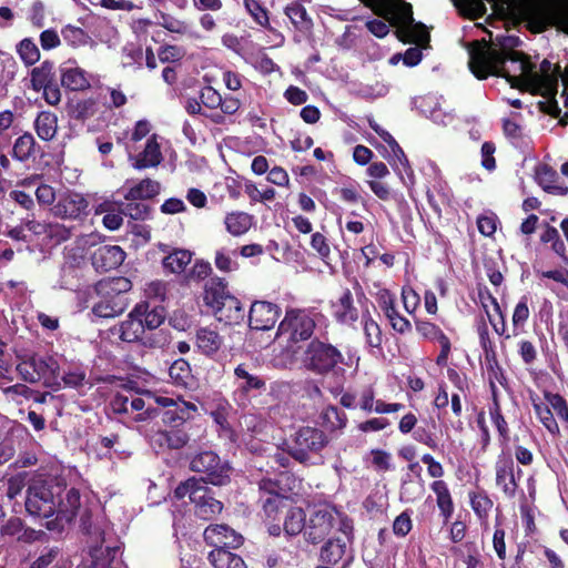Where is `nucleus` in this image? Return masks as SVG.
Instances as JSON below:
<instances>
[{
	"mask_svg": "<svg viewBox=\"0 0 568 568\" xmlns=\"http://www.w3.org/2000/svg\"><path fill=\"white\" fill-rule=\"evenodd\" d=\"M315 327V320L307 311L290 308L278 325L277 336H285L287 343L296 344L310 339Z\"/></svg>",
	"mask_w": 568,
	"mask_h": 568,
	"instance_id": "obj_12",
	"label": "nucleus"
},
{
	"mask_svg": "<svg viewBox=\"0 0 568 568\" xmlns=\"http://www.w3.org/2000/svg\"><path fill=\"white\" fill-rule=\"evenodd\" d=\"M385 317L387 318L390 327L396 333H398L400 335H405V334L412 332L410 322L399 313L397 306L395 308H393V313H392V311H389L388 315H385Z\"/></svg>",
	"mask_w": 568,
	"mask_h": 568,
	"instance_id": "obj_63",
	"label": "nucleus"
},
{
	"mask_svg": "<svg viewBox=\"0 0 568 568\" xmlns=\"http://www.w3.org/2000/svg\"><path fill=\"white\" fill-rule=\"evenodd\" d=\"M185 55V50L176 44H163L158 49V58L162 63L180 62Z\"/></svg>",
	"mask_w": 568,
	"mask_h": 568,
	"instance_id": "obj_61",
	"label": "nucleus"
},
{
	"mask_svg": "<svg viewBox=\"0 0 568 568\" xmlns=\"http://www.w3.org/2000/svg\"><path fill=\"white\" fill-rule=\"evenodd\" d=\"M16 49L19 58L26 67L36 64L41 58L40 50L31 38L22 39L17 44Z\"/></svg>",
	"mask_w": 568,
	"mask_h": 568,
	"instance_id": "obj_53",
	"label": "nucleus"
},
{
	"mask_svg": "<svg viewBox=\"0 0 568 568\" xmlns=\"http://www.w3.org/2000/svg\"><path fill=\"white\" fill-rule=\"evenodd\" d=\"M390 148V151L393 153L394 161H389L392 168L397 172L399 178L404 180L403 174H406L407 178L413 183L414 181V171L409 164L408 158L405 154L402 146L398 144V142L395 140L392 142V144L388 145Z\"/></svg>",
	"mask_w": 568,
	"mask_h": 568,
	"instance_id": "obj_44",
	"label": "nucleus"
},
{
	"mask_svg": "<svg viewBox=\"0 0 568 568\" xmlns=\"http://www.w3.org/2000/svg\"><path fill=\"white\" fill-rule=\"evenodd\" d=\"M161 185L158 181L149 178L141 180L138 184L130 187L124 194L125 201L139 200L145 201L151 200L160 194Z\"/></svg>",
	"mask_w": 568,
	"mask_h": 568,
	"instance_id": "obj_38",
	"label": "nucleus"
},
{
	"mask_svg": "<svg viewBox=\"0 0 568 568\" xmlns=\"http://www.w3.org/2000/svg\"><path fill=\"white\" fill-rule=\"evenodd\" d=\"M323 423L332 430L342 429L346 426L347 416L336 406H327L321 414Z\"/></svg>",
	"mask_w": 568,
	"mask_h": 568,
	"instance_id": "obj_55",
	"label": "nucleus"
},
{
	"mask_svg": "<svg viewBox=\"0 0 568 568\" xmlns=\"http://www.w3.org/2000/svg\"><path fill=\"white\" fill-rule=\"evenodd\" d=\"M37 148H39V145L34 136L29 132H24L16 139L11 155L19 162H27L29 159L36 156Z\"/></svg>",
	"mask_w": 568,
	"mask_h": 568,
	"instance_id": "obj_40",
	"label": "nucleus"
},
{
	"mask_svg": "<svg viewBox=\"0 0 568 568\" xmlns=\"http://www.w3.org/2000/svg\"><path fill=\"white\" fill-rule=\"evenodd\" d=\"M60 82L69 91H84L91 85L87 72L79 67L60 68Z\"/></svg>",
	"mask_w": 568,
	"mask_h": 568,
	"instance_id": "obj_32",
	"label": "nucleus"
},
{
	"mask_svg": "<svg viewBox=\"0 0 568 568\" xmlns=\"http://www.w3.org/2000/svg\"><path fill=\"white\" fill-rule=\"evenodd\" d=\"M202 105L207 109H217L222 102V95L211 85L201 89L199 97Z\"/></svg>",
	"mask_w": 568,
	"mask_h": 568,
	"instance_id": "obj_64",
	"label": "nucleus"
},
{
	"mask_svg": "<svg viewBox=\"0 0 568 568\" xmlns=\"http://www.w3.org/2000/svg\"><path fill=\"white\" fill-rule=\"evenodd\" d=\"M301 361L307 371L316 375L336 374L338 371L344 372V368L339 367L344 363V356L341 351L318 338H313L306 345Z\"/></svg>",
	"mask_w": 568,
	"mask_h": 568,
	"instance_id": "obj_7",
	"label": "nucleus"
},
{
	"mask_svg": "<svg viewBox=\"0 0 568 568\" xmlns=\"http://www.w3.org/2000/svg\"><path fill=\"white\" fill-rule=\"evenodd\" d=\"M34 130L42 141H51L58 132V116L51 111H41L34 120Z\"/></svg>",
	"mask_w": 568,
	"mask_h": 568,
	"instance_id": "obj_35",
	"label": "nucleus"
},
{
	"mask_svg": "<svg viewBox=\"0 0 568 568\" xmlns=\"http://www.w3.org/2000/svg\"><path fill=\"white\" fill-rule=\"evenodd\" d=\"M334 318L341 324H353L359 318L358 308L355 306L354 295L348 287H343L339 295L332 302Z\"/></svg>",
	"mask_w": 568,
	"mask_h": 568,
	"instance_id": "obj_25",
	"label": "nucleus"
},
{
	"mask_svg": "<svg viewBox=\"0 0 568 568\" xmlns=\"http://www.w3.org/2000/svg\"><path fill=\"white\" fill-rule=\"evenodd\" d=\"M121 214L135 221H145L151 217L152 207L144 201H126V203L121 204Z\"/></svg>",
	"mask_w": 568,
	"mask_h": 568,
	"instance_id": "obj_51",
	"label": "nucleus"
},
{
	"mask_svg": "<svg viewBox=\"0 0 568 568\" xmlns=\"http://www.w3.org/2000/svg\"><path fill=\"white\" fill-rule=\"evenodd\" d=\"M196 415H199L197 406L179 397V402L173 408L163 410L161 420L165 427L186 428L187 423L193 420Z\"/></svg>",
	"mask_w": 568,
	"mask_h": 568,
	"instance_id": "obj_24",
	"label": "nucleus"
},
{
	"mask_svg": "<svg viewBox=\"0 0 568 568\" xmlns=\"http://www.w3.org/2000/svg\"><path fill=\"white\" fill-rule=\"evenodd\" d=\"M416 332L424 338L430 342H437L440 346V352L436 357V364L439 367H445L452 352V343L449 337L443 329L435 323L426 320H415Z\"/></svg>",
	"mask_w": 568,
	"mask_h": 568,
	"instance_id": "obj_18",
	"label": "nucleus"
},
{
	"mask_svg": "<svg viewBox=\"0 0 568 568\" xmlns=\"http://www.w3.org/2000/svg\"><path fill=\"white\" fill-rule=\"evenodd\" d=\"M73 229L60 223H48L45 235L54 244H61L71 239Z\"/></svg>",
	"mask_w": 568,
	"mask_h": 568,
	"instance_id": "obj_59",
	"label": "nucleus"
},
{
	"mask_svg": "<svg viewBox=\"0 0 568 568\" xmlns=\"http://www.w3.org/2000/svg\"><path fill=\"white\" fill-rule=\"evenodd\" d=\"M339 513L332 506L313 510L306 519L304 539L312 545L323 542L336 525Z\"/></svg>",
	"mask_w": 568,
	"mask_h": 568,
	"instance_id": "obj_15",
	"label": "nucleus"
},
{
	"mask_svg": "<svg viewBox=\"0 0 568 568\" xmlns=\"http://www.w3.org/2000/svg\"><path fill=\"white\" fill-rule=\"evenodd\" d=\"M544 397L568 432V403L565 397L558 393L550 392H545Z\"/></svg>",
	"mask_w": 568,
	"mask_h": 568,
	"instance_id": "obj_54",
	"label": "nucleus"
},
{
	"mask_svg": "<svg viewBox=\"0 0 568 568\" xmlns=\"http://www.w3.org/2000/svg\"><path fill=\"white\" fill-rule=\"evenodd\" d=\"M63 383L64 387L79 388L87 383V372L81 365H69L60 373L59 384Z\"/></svg>",
	"mask_w": 568,
	"mask_h": 568,
	"instance_id": "obj_47",
	"label": "nucleus"
},
{
	"mask_svg": "<svg viewBox=\"0 0 568 568\" xmlns=\"http://www.w3.org/2000/svg\"><path fill=\"white\" fill-rule=\"evenodd\" d=\"M260 515L267 525V532L273 537H280V523L285 513L294 503L278 479L263 477L257 483Z\"/></svg>",
	"mask_w": 568,
	"mask_h": 568,
	"instance_id": "obj_2",
	"label": "nucleus"
},
{
	"mask_svg": "<svg viewBox=\"0 0 568 568\" xmlns=\"http://www.w3.org/2000/svg\"><path fill=\"white\" fill-rule=\"evenodd\" d=\"M236 378V393L242 398H248L252 393H262L266 389V381L255 374H251L245 364H240L234 369Z\"/></svg>",
	"mask_w": 568,
	"mask_h": 568,
	"instance_id": "obj_26",
	"label": "nucleus"
},
{
	"mask_svg": "<svg viewBox=\"0 0 568 568\" xmlns=\"http://www.w3.org/2000/svg\"><path fill=\"white\" fill-rule=\"evenodd\" d=\"M468 497L470 507L478 519L487 520L494 507V501L489 497L488 493L485 489L479 488L477 490L469 491Z\"/></svg>",
	"mask_w": 568,
	"mask_h": 568,
	"instance_id": "obj_42",
	"label": "nucleus"
},
{
	"mask_svg": "<svg viewBox=\"0 0 568 568\" xmlns=\"http://www.w3.org/2000/svg\"><path fill=\"white\" fill-rule=\"evenodd\" d=\"M135 315L144 317L152 331L159 328L166 318V311L162 305H152L149 301H141L134 305Z\"/></svg>",
	"mask_w": 568,
	"mask_h": 568,
	"instance_id": "obj_33",
	"label": "nucleus"
},
{
	"mask_svg": "<svg viewBox=\"0 0 568 568\" xmlns=\"http://www.w3.org/2000/svg\"><path fill=\"white\" fill-rule=\"evenodd\" d=\"M244 7L256 24L270 32L275 31L271 26L268 10L263 6L261 0H244Z\"/></svg>",
	"mask_w": 568,
	"mask_h": 568,
	"instance_id": "obj_48",
	"label": "nucleus"
},
{
	"mask_svg": "<svg viewBox=\"0 0 568 568\" xmlns=\"http://www.w3.org/2000/svg\"><path fill=\"white\" fill-rule=\"evenodd\" d=\"M81 507V494L80 490L72 487L67 490L65 496L59 497V509L55 513V519L60 521L71 523L78 516Z\"/></svg>",
	"mask_w": 568,
	"mask_h": 568,
	"instance_id": "obj_31",
	"label": "nucleus"
},
{
	"mask_svg": "<svg viewBox=\"0 0 568 568\" xmlns=\"http://www.w3.org/2000/svg\"><path fill=\"white\" fill-rule=\"evenodd\" d=\"M396 36L399 41L404 43H416L424 44L428 43L430 36L426 26L422 22L409 23L407 26H400L396 30Z\"/></svg>",
	"mask_w": 568,
	"mask_h": 568,
	"instance_id": "obj_34",
	"label": "nucleus"
},
{
	"mask_svg": "<svg viewBox=\"0 0 568 568\" xmlns=\"http://www.w3.org/2000/svg\"><path fill=\"white\" fill-rule=\"evenodd\" d=\"M17 372L27 383H38L43 379L44 385L60 388V366L52 356L32 354L26 356L17 365Z\"/></svg>",
	"mask_w": 568,
	"mask_h": 568,
	"instance_id": "obj_9",
	"label": "nucleus"
},
{
	"mask_svg": "<svg viewBox=\"0 0 568 568\" xmlns=\"http://www.w3.org/2000/svg\"><path fill=\"white\" fill-rule=\"evenodd\" d=\"M61 34L63 40L73 48H79L87 44L89 36L80 28L72 24H67L62 28Z\"/></svg>",
	"mask_w": 568,
	"mask_h": 568,
	"instance_id": "obj_57",
	"label": "nucleus"
},
{
	"mask_svg": "<svg viewBox=\"0 0 568 568\" xmlns=\"http://www.w3.org/2000/svg\"><path fill=\"white\" fill-rule=\"evenodd\" d=\"M364 334L366 343L371 347L382 348L383 333L381 326L371 317L368 311L363 313Z\"/></svg>",
	"mask_w": 568,
	"mask_h": 568,
	"instance_id": "obj_52",
	"label": "nucleus"
},
{
	"mask_svg": "<svg viewBox=\"0 0 568 568\" xmlns=\"http://www.w3.org/2000/svg\"><path fill=\"white\" fill-rule=\"evenodd\" d=\"M134 307L126 315V318L114 327L119 338L125 343H141L146 347H156L158 344L151 337H144L142 333L141 320L135 315Z\"/></svg>",
	"mask_w": 568,
	"mask_h": 568,
	"instance_id": "obj_21",
	"label": "nucleus"
},
{
	"mask_svg": "<svg viewBox=\"0 0 568 568\" xmlns=\"http://www.w3.org/2000/svg\"><path fill=\"white\" fill-rule=\"evenodd\" d=\"M306 519L304 509L293 503L280 523V536L282 532L288 537H295L301 532L304 534Z\"/></svg>",
	"mask_w": 568,
	"mask_h": 568,
	"instance_id": "obj_30",
	"label": "nucleus"
},
{
	"mask_svg": "<svg viewBox=\"0 0 568 568\" xmlns=\"http://www.w3.org/2000/svg\"><path fill=\"white\" fill-rule=\"evenodd\" d=\"M176 500L189 497L194 505V514L203 520H211L217 517L223 510V503L216 499L214 491L204 480L190 477L181 481L173 491Z\"/></svg>",
	"mask_w": 568,
	"mask_h": 568,
	"instance_id": "obj_6",
	"label": "nucleus"
},
{
	"mask_svg": "<svg viewBox=\"0 0 568 568\" xmlns=\"http://www.w3.org/2000/svg\"><path fill=\"white\" fill-rule=\"evenodd\" d=\"M479 343L484 352V358L487 372L489 374V382L497 381L500 385H505L507 378L504 374V369L498 362L496 346L489 336V332L486 325H483L478 329Z\"/></svg>",
	"mask_w": 568,
	"mask_h": 568,
	"instance_id": "obj_20",
	"label": "nucleus"
},
{
	"mask_svg": "<svg viewBox=\"0 0 568 568\" xmlns=\"http://www.w3.org/2000/svg\"><path fill=\"white\" fill-rule=\"evenodd\" d=\"M30 83L33 91H42V98L48 104L55 106L61 102V89L52 61L44 60L40 65L34 67L30 72Z\"/></svg>",
	"mask_w": 568,
	"mask_h": 568,
	"instance_id": "obj_14",
	"label": "nucleus"
},
{
	"mask_svg": "<svg viewBox=\"0 0 568 568\" xmlns=\"http://www.w3.org/2000/svg\"><path fill=\"white\" fill-rule=\"evenodd\" d=\"M132 282L125 276L104 277L94 284L99 301L92 306V313L100 318H113L128 307L125 294L131 291Z\"/></svg>",
	"mask_w": 568,
	"mask_h": 568,
	"instance_id": "obj_4",
	"label": "nucleus"
},
{
	"mask_svg": "<svg viewBox=\"0 0 568 568\" xmlns=\"http://www.w3.org/2000/svg\"><path fill=\"white\" fill-rule=\"evenodd\" d=\"M345 557H347V559L344 566L348 565L353 558L351 555L348 556V544L344 538H329L321 547L320 560L325 564V566H335Z\"/></svg>",
	"mask_w": 568,
	"mask_h": 568,
	"instance_id": "obj_27",
	"label": "nucleus"
},
{
	"mask_svg": "<svg viewBox=\"0 0 568 568\" xmlns=\"http://www.w3.org/2000/svg\"><path fill=\"white\" fill-rule=\"evenodd\" d=\"M213 312L220 322H224L229 325L240 324L245 318V311L242 303L232 294L225 296Z\"/></svg>",
	"mask_w": 568,
	"mask_h": 568,
	"instance_id": "obj_29",
	"label": "nucleus"
},
{
	"mask_svg": "<svg viewBox=\"0 0 568 568\" xmlns=\"http://www.w3.org/2000/svg\"><path fill=\"white\" fill-rule=\"evenodd\" d=\"M329 443L327 434L317 427L301 426L288 442L285 452L297 463L310 466L317 464L322 458V452Z\"/></svg>",
	"mask_w": 568,
	"mask_h": 568,
	"instance_id": "obj_5",
	"label": "nucleus"
},
{
	"mask_svg": "<svg viewBox=\"0 0 568 568\" xmlns=\"http://www.w3.org/2000/svg\"><path fill=\"white\" fill-rule=\"evenodd\" d=\"M420 460L427 465V474L436 478L430 484V489L436 495V504L444 523H448L454 514L455 506L447 483L440 479L445 475L444 467L430 454H424Z\"/></svg>",
	"mask_w": 568,
	"mask_h": 568,
	"instance_id": "obj_13",
	"label": "nucleus"
},
{
	"mask_svg": "<svg viewBox=\"0 0 568 568\" xmlns=\"http://www.w3.org/2000/svg\"><path fill=\"white\" fill-rule=\"evenodd\" d=\"M89 202L79 193H67L62 195L52 211L57 217L78 220L89 214Z\"/></svg>",
	"mask_w": 568,
	"mask_h": 568,
	"instance_id": "obj_22",
	"label": "nucleus"
},
{
	"mask_svg": "<svg viewBox=\"0 0 568 568\" xmlns=\"http://www.w3.org/2000/svg\"><path fill=\"white\" fill-rule=\"evenodd\" d=\"M203 539L213 549H237L244 544V537L226 524L209 525Z\"/></svg>",
	"mask_w": 568,
	"mask_h": 568,
	"instance_id": "obj_16",
	"label": "nucleus"
},
{
	"mask_svg": "<svg viewBox=\"0 0 568 568\" xmlns=\"http://www.w3.org/2000/svg\"><path fill=\"white\" fill-rule=\"evenodd\" d=\"M523 12L525 19L536 26L537 32H544L549 27H556L568 34V6L559 2L525 3L523 4Z\"/></svg>",
	"mask_w": 568,
	"mask_h": 568,
	"instance_id": "obj_10",
	"label": "nucleus"
},
{
	"mask_svg": "<svg viewBox=\"0 0 568 568\" xmlns=\"http://www.w3.org/2000/svg\"><path fill=\"white\" fill-rule=\"evenodd\" d=\"M529 297L524 295L520 297L519 302L516 304L514 313H513V327L514 335H517V329L523 327L529 317V307H528Z\"/></svg>",
	"mask_w": 568,
	"mask_h": 568,
	"instance_id": "obj_60",
	"label": "nucleus"
},
{
	"mask_svg": "<svg viewBox=\"0 0 568 568\" xmlns=\"http://www.w3.org/2000/svg\"><path fill=\"white\" fill-rule=\"evenodd\" d=\"M95 113V101L93 99H83L77 101L70 108L69 115L80 122H84L92 118Z\"/></svg>",
	"mask_w": 568,
	"mask_h": 568,
	"instance_id": "obj_56",
	"label": "nucleus"
},
{
	"mask_svg": "<svg viewBox=\"0 0 568 568\" xmlns=\"http://www.w3.org/2000/svg\"><path fill=\"white\" fill-rule=\"evenodd\" d=\"M537 179L539 185L548 193L557 194V195H566L568 193V187L561 184H558V174L555 170L545 166L541 171L537 173Z\"/></svg>",
	"mask_w": 568,
	"mask_h": 568,
	"instance_id": "obj_46",
	"label": "nucleus"
},
{
	"mask_svg": "<svg viewBox=\"0 0 568 568\" xmlns=\"http://www.w3.org/2000/svg\"><path fill=\"white\" fill-rule=\"evenodd\" d=\"M535 414L542 426L552 435L559 436L560 428L557 420L554 417V410L549 404L532 403Z\"/></svg>",
	"mask_w": 568,
	"mask_h": 568,
	"instance_id": "obj_50",
	"label": "nucleus"
},
{
	"mask_svg": "<svg viewBox=\"0 0 568 568\" xmlns=\"http://www.w3.org/2000/svg\"><path fill=\"white\" fill-rule=\"evenodd\" d=\"M190 470L203 474L201 480L205 484L214 486H224L231 481L232 467L227 460H222L221 457L213 450H203L196 453L190 460Z\"/></svg>",
	"mask_w": 568,
	"mask_h": 568,
	"instance_id": "obj_11",
	"label": "nucleus"
},
{
	"mask_svg": "<svg viewBox=\"0 0 568 568\" xmlns=\"http://www.w3.org/2000/svg\"><path fill=\"white\" fill-rule=\"evenodd\" d=\"M521 43L517 36H500L496 38L497 50L488 47L485 40L474 41L469 49V70L478 80H486L489 75L503 77L511 88H520L521 78L511 74L506 63L510 62L516 68L527 59L526 53L515 50Z\"/></svg>",
	"mask_w": 568,
	"mask_h": 568,
	"instance_id": "obj_1",
	"label": "nucleus"
},
{
	"mask_svg": "<svg viewBox=\"0 0 568 568\" xmlns=\"http://www.w3.org/2000/svg\"><path fill=\"white\" fill-rule=\"evenodd\" d=\"M516 77L521 78V83L526 81L529 85L541 91L542 95H555L558 90V81L560 77V65H552L550 61L544 59L539 65V71H536V65L530 61L529 57L519 64L513 68Z\"/></svg>",
	"mask_w": 568,
	"mask_h": 568,
	"instance_id": "obj_8",
	"label": "nucleus"
},
{
	"mask_svg": "<svg viewBox=\"0 0 568 568\" xmlns=\"http://www.w3.org/2000/svg\"><path fill=\"white\" fill-rule=\"evenodd\" d=\"M224 224L230 234L241 236L252 227L253 215L242 211H234L225 215Z\"/></svg>",
	"mask_w": 568,
	"mask_h": 568,
	"instance_id": "obj_41",
	"label": "nucleus"
},
{
	"mask_svg": "<svg viewBox=\"0 0 568 568\" xmlns=\"http://www.w3.org/2000/svg\"><path fill=\"white\" fill-rule=\"evenodd\" d=\"M67 489L63 480L53 476H37L27 488L26 510L39 518H50L59 509V497Z\"/></svg>",
	"mask_w": 568,
	"mask_h": 568,
	"instance_id": "obj_3",
	"label": "nucleus"
},
{
	"mask_svg": "<svg viewBox=\"0 0 568 568\" xmlns=\"http://www.w3.org/2000/svg\"><path fill=\"white\" fill-rule=\"evenodd\" d=\"M510 456H500L495 464L496 485L508 498H515L523 470L517 467Z\"/></svg>",
	"mask_w": 568,
	"mask_h": 568,
	"instance_id": "obj_17",
	"label": "nucleus"
},
{
	"mask_svg": "<svg viewBox=\"0 0 568 568\" xmlns=\"http://www.w3.org/2000/svg\"><path fill=\"white\" fill-rule=\"evenodd\" d=\"M152 439L154 445L161 449H181L189 443L190 435L186 428L168 427L158 430Z\"/></svg>",
	"mask_w": 568,
	"mask_h": 568,
	"instance_id": "obj_28",
	"label": "nucleus"
},
{
	"mask_svg": "<svg viewBox=\"0 0 568 568\" xmlns=\"http://www.w3.org/2000/svg\"><path fill=\"white\" fill-rule=\"evenodd\" d=\"M223 337L216 331L201 327L196 331V346L205 355L211 356L221 348Z\"/></svg>",
	"mask_w": 568,
	"mask_h": 568,
	"instance_id": "obj_39",
	"label": "nucleus"
},
{
	"mask_svg": "<svg viewBox=\"0 0 568 568\" xmlns=\"http://www.w3.org/2000/svg\"><path fill=\"white\" fill-rule=\"evenodd\" d=\"M207 560L214 568H247L243 558L231 549H213Z\"/></svg>",
	"mask_w": 568,
	"mask_h": 568,
	"instance_id": "obj_37",
	"label": "nucleus"
},
{
	"mask_svg": "<svg viewBox=\"0 0 568 568\" xmlns=\"http://www.w3.org/2000/svg\"><path fill=\"white\" fill-rule=\"evenodd\" d=\"M162 161V153L159 144L154 140H149L143 152L136 158L133 166L136 170L158 166Z\"/></svg>",
	"mask_w": 568,
	"mask_h": 568,
	"instance_id": "obj_45",
	"label": "nucleus"
},
{
	"mask_svg": "<svg viewBox=\"0 0 568 568\" xmlns=\"http://www.w3.org/2000/svg\"><path fill=\"white\" fill-rule=\"evenodd\" d=\"M281 315V307L267 301H255L248 312V325L252 329L268 331L273 328Z\"/></svg>",
	"mask_w": 568,
	"mask_h": 568,
	"instance_id": "obj_19",
	"label": "nucleus"
},
{
	"mask_svg": "<svg viewBox=\"0 0 568 568\" xmlns=\"http://www.w3.org/2000/svg\"><path fill=\"white\" fill-rule=\"evenodd\" d=\"M126 254L119 245H101L91 255L92 266L97 272L106 273L118 268Z\"/></svg>",
	"mask_w": 568,
	"mask_h": 568,
	"instance_id": "obj_23",
	"label": "nucleus"
},
{
	"mask_svg": "<svg viewBox=\"0 0 568 568\" xmlns=\"http://www.w3.org/2000/svg\"><path fill=\"white\" fill-rule=\"evenodd\" d=\"M212 267L209 262L199 260L193 264L190 271L185 273L184 281L187 284L192 282H200L205 280L210 275Z\"/></svg>",
	"mask_w": 568,
	"mask_h": 568,
	"instance_id": "obj_62",
	"label": "nucleus"
},
{
	"mask_svg": "<svg viewBox=\"0 0 568 568\" xmlns=\"http://www.w3.org/2000/svg\"><path fill=\"white\" fill-rule=\"evenodd\" d=\"M192 252L184 248H174L169 255H166L162 265L165 271L180 274L185 271L186 266L192 261Z\"/></svg>",
	"mask_w": 568,
	"mask_h": 568,
	"instance_id": "obj_43",
	"label": "nucleus"
},
{
	"mask_svg": "<svg viewBox=\"0 0 568 568\" xmlns=\"http://www.w3.org/2000/svg\"><path fill=\"white\" fill-rule=\"evenodd\" d=\"M169 376L176 386L187 387L192 379L190 363L184 358L175 359L169 367Z\"/></svg>",
	"mask_w": 568,
	"mask_h": 568,
	"instance_id": "obj_49",
	"label": "nucleus"
},
{
	"mask_svg": "<svg viewBox=\"0 0 568 568\" xmlns=\"http://www.w3.org/2000/svg\"><path fill=\"white\" fill-rule=\"evenodd\" d=\"M230 294L225 280L214 276L205 284L203 300L207 306L214 310Z\"/></svg>",
	"mask_w": 568,
	"mask_h": 568,
	"instance_id": "obj_36",
	"label": "nucleus"
},
{
	"mask_svg": "<svg viewBox=\"0 0 568 568\" xmlns=\"http://www.w3.org/2000/svg\"><path fill=\"white\" fill-rule=\"evenodd\" d=\"M493 548L494 551L500 561V566L506 562L507 559V544H506V531L497 521L495 525V530L493 535Z\"/></svg>",
	"mask_w": 568,
	"mask_h": 568,
	"instance_id": "obj_58",
	"label": "nucleus"
}]
</instances>
